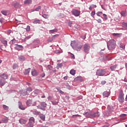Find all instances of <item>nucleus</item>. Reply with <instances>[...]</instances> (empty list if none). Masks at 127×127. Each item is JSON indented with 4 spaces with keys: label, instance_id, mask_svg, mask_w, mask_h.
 Masks as SVG:
<instances>
[{
    "label": "nucleus",
    "instance_id": "obj_27",
    "mask_svg": "<svg viewBox=\"0 0 127 127\" xmlns=\"http://www.w3.org/2000/svg\"><path fill=\"white\" fill-rule=\"evenodd\" d=\"M1 13H2V14H3V15H7V11H6V10H2L1 11Z\"/></svg>",
    "mask_w": 127,
    "mask_h": 127
},
{
    "label": "nucleus",
    "instance_id": "obj_50",
    "mask_svg": "<svg viewBox=\"0 0 127 127\" xmlns=\"http://www.w3.org/2000/svg\"><path fill=\"white\" fill-rule=\"evenodd\" d=\"M30 38H31V37L30 36H28L27 37H26L25 38V40H28V39H30Z\"/></svg>",
    "mask_w": 127,
    "mask_h": 127
},
{
    "label": "nucleus",
    "instance_id": "obj_23",
    "mask_svg": "<svg viewBox=\"0 0 127 127\" xmlns=\"http://www.w3.org/2000/svg\"><path fill=\"white\" fill-rule=\"evenodd\" d=\"M2 122H3V123H4L5 124L7 123V122H8V118H3L2 119Z\"/></svg>",
    "mask_w": 127,
    "mask_h": 127
},
{
    "label": "nucleus",
    "instance_id": "obj_2",
    "mask_svg": "<svg viewBox=\"0 0 127 127\" xmlns=\"http://www.w3.org/2000/svg\"><path fill=\"white\" fill-rule=\"evenodd\" d=\"M90 44H85L83 46V51L85 53H89V51H90Z\"/></svg>",
    "mask_w": 127,
    "mask_h": 127
},
{
    "label": "nucleus",
    "instance_id": "obj_16",
    "mask_svg": "<svg viewBox=\"0 0 127 127\" xmlns=\"http://www.w3.org/2000/svg\"><path fill=\"white\" fill-rule=\"evenodd\" d=\"M26 104L28 107H30V106L32 105V101L31 100H27Z\"/></svg>",
    "mask_w": 127,
    "mask_h": 127
},
{
    "label": "nucleus",
    "instance_id": "obj_4",
    "mask_svg": "<svg viewBox=\"0 0 127 127\" xmlns=\"http://www.w3.org/2000/svg\"><path fill=\"white\" fill-rule=\"evenodd\" d=\"M106 74V71L103 69H98L96 71V75L97 76H104Z\"/></svg>",
    "mask_w": 127,
    "mask_h": 127
},
{
    "label": "nucleus",
    "instance_id": "obj_35",
    "mask_svg": "<svg viewBox=\"0 0 127 127\" xmlns=\"http://www.w3.org/2000/svg\"><path fill=\"white\" fill-rule=\"evenodd\" d=\"M26 91L29 92V93H30V92H32V89H31V88L30 87H28L26 89Z\"/></svg>",
    "mask_w": 127,
    "mask_h": 127
},
{
    "label": "nucleus",
    "instance_id": "obj_20",
    "mask_svg": "<svg viewBox=\"0 0 127 127\" xmlns=\"http://www.w3.org/2000/svg\"><path fill=\"white\" fill-rule=\"evenodd\" d=\"M6 83V81H5L4 80H2L0 79V86H4V85Z\"/></svg>",
    "mask_w": 127,
    "mask_h": 127
},
{
    "label": "nucleus",
    "instance_id": "obj_8",
    "mask_svg": "<svg viewBox=\"0 0 127 127\" xmlns=\"http://www.w3.org/2000/svg\"><path fill=\"white\" fill-rule=\"evenodd\" d=\"M96 117H100V113L96 112L95 113H93L90 114V118H96Z\"/></svg>",
    "mask_w": 127,
    "mask_h": 127
},
{
    "label": "nucleus",
    "instance_id": "obj_64",
    "mask_svg": "<svg viewBox=\"0 0 127 127\" xmlns=\"http://www.w3.org/2000/svg\"><path fill=\"white\" fill-rule=\"evenodd\" d=\"M35 113H36V115H39V112H38V111H35Z\"/></svg>",
    "mask_w": 127,
    "mask_h": 127
},
{
    "label": "nucleus",
    "instance_id": "obj_51",
    "mask_svg": "<svg viewBox=\"0 0 127 127\" xmlns=\"http://www.w3.org/2000/svg\"><path fill=\"white\" fill-rule=\"evenodd\" d=\"M3 20H4V18H0V22H1V23H2Z\"/></svg>",
    "mask_w": 127,
    "mask_h": 127
},
{
    "label": "nucleus",
    "instance_id": "obj_49",
    "mask_svg": "<svg viewBox=\"0 0 127 127\" xmlns=\"http://www.w3.org/2000/svg\"><path fill=\"white\" fill-rule=\"evenodd\" d=\"M48 69H49V70H52V66H51V65H48Z\"/></svg>",
    "mask_w": 127,
    "mask_h": 127
},
{
    "label": "nucleus",
    "instance_id": "obj_63",
    "mask_svg": "<svg viewBox=\"0 0 127 127\" xmlns=\"http://www.w3.org/2000/svg\"><path fill=\"white\" fill-rule=\"evenodd\" d=\"M37 108H38V109H40V110H41V109H42V108H41V106H37Z\"/></svg>",
    "mask_w": 127,
    "mask_h": 127
},
{
    "label": "nucleus",
    "instance_id": "obj_13",
    "mask_svg": "<svg viewBox=\"0 0 127 127\" xmlns=\"http://www.w3.org/2000/svg\"><path fill=\"white\" fill-rule=\"evenodd\" d=\"M117 67H118V65L115 64V65L111 66L110 67V69H111V71H115V70H116V69H117Z\"/></svg>",
    "mask_w": 127,
    "mask_h": 127
},
{
    "label": "nucleus",
    "instance_id": "obj_56",
    "mask_svg": "<svg viewBox=\"0 0 127 127\" xmlns=\"http://www.w3.org/2000/svg\"><path fill=\"white\" fill-rule=\"evenodd\" d=\"M18 48H20V49H22V48H23V47H22V46H20V45H18Z\"/></svg>",
    "mask_w": 127,
    "mask_h": 127
},
{
    "label": "nucleus",
    "instance_id": "obj_1",
    "mask_svg": "<svg viewBox=\"0 0 127 127\" xmlns=\"http://www.w3.org/2000/svg\"><path fill=\"white\" fill-rule=\"evenodd\" d=\"M107 44V47L109 50H113V49L116 48V46H117L116 41L113 39L110 40Z\"/></svg>",
    "mask_w": 127,
    "mask_h": 127
},
{
    "label": "nucleus",
    "instance_id": "obj_3",
    "mask_svg": "<svg viewBox=\"0 0 127 127\" xmlns=\"http://www.w3.org/2000/svg\"><path fill=\"white\" fill-rule=\"evenodd\" d=\"M124 94L123 92H120L118 97V101L120 103H124L125 102V98H124Z\"/></svg>",
    "mask_w": 127,
    "mask_h": 127
},
{
    "label": "nucleus",
    "instance_id": "obj_37",
    "mask_svg": "<svg viewBox=\"0 0 127 127\" xmlns=\"http://www.w3.org/2000/svg\"><path fill=\"white\" fill-rule=\"evenodd\" d=\"M42 16L43 17H44V18H46V19L48 18L49 17L48 14H43Z\"/></svg>",
    "mask_w": 127,
    "mask_h": 127
},
{
    "label": "nucleus",
    "instance_id": "obj_10",
    "mask_svg": "<svg viewBox=\"0 0 127 127\" xmlns=\"http://www.w3.org/2000/svg\"><path fill=\"white\" fill-rule=\"evenodd\" d=\"M31 74L32 76H38V72L35 69H32Z\"/></svg>",
    "mask_w": 127,
    "mask_h": 127
},
{
    "label": "nucleus",
    "instance_id": "obj_48",
    "mask_svg": "<svg viewBox=\"0 0 127 127\" xmlns=\"http://www.w3.org/2000/svg\"><path fill=\"white\" fill-rule=\"evenodd\" d=\"M97 21L98 23H102V20L101 19H97Z\"/></svg>",
    "mask_w": 127,
    "mask_h": 127
},
{
    "label": "nucleus",
    "instance_id": "obj_29",
    "mask_svg": "<svg viewBox=\"0 0 127 127\" xmlns=\"http://www.w3.org/2000/svg\"><path fill=\"white\" fill-rule=\"evenodd\" d=\"M40 119L43 121H45V115H42L40 116Z\"/></svg>",
    "mask_w": 127,
    "mask_h": 127
},
{
    "label": "nucleus",
    "instance_id": "obj_7",
    "mask_svg": "<svg viewBox=\"0 0 127 127\" xmlns=\"http://www.w3.org/2000/svg\"><path fill=\"white\" fill-rule=\"evenodd\" d=\"M0 41L2 43V44L6 47L7 46V41L3 39L2 38L0 37Z\"/></svg>",
    "mask_w": 127,
    "mask_h": 127
},
{
    "label": "nucleus",
    "instance_id": "obj_21",
    "mask_svg": "<svg viewBox=\"0 0 127 127\" xmlns=\"http://www.w3.org/2000/svg\"><path fill=\"white\" fill-rule=\"evenodd\" d=\"M121 14L122 15V16H127V12L125 11H123L121 12Z\"/></svg>",
    "mask_w": 127,
    "mask_h": 127
},
{
    "label": "nucleus",
    "instance_id": "obj_36",
    "mask_svg": "<svg viewBox=\"0 0 127 127\" xmlns=\"http://www.w3.org/2000/svg\"><path fill=\"white\" fill-rule=\"evenodd\" d=\"M57 31H58L57 29H54V30H51L50 31V32H51V33H54V32H57Z\"/></svg>",
    "mask_w": 127,
    "mask_h": 127
},
{
    "label": "nucleus",
    "instance_id": "obj_46",
    "mask_svg": "<svg viewBox=\"0 0 127 127\" xmlns=\"http://www.w3.org/2000/svg\"><path fill=\"white\" fill-rule=\"evenodd\" d=\"M103 17L105 20H107L108 19V17H107V15L106 14H103Z\"/></svg>",
    "mask_w": 127,
    "mask_h": 127
},
{
    "label": "nucleus",
    "instance_id": "obj_54",
    "mask_svg": "<svg viewBox=\"0 0 127 127\" xmlns=\"http://www.w3.org/2000/svg\"><path fill=\"white\" fill-rule=\"evenodd\" d=\"M106 83H107L106 81H103L101 82V84L102 85H105V84H106Z\"/></svg>",
    "mask_w": 127,
    "mask_h": 127
},
{
    "label": "nucleus",
    "instance_id": "obj_24",
    "mask_svg": "<svg viewBox=\"0 0 127 127\" xmlns=\"http://www.w3.org/2000/svg\"><path fill=\"white\" fill-rule=\"evenodd\" d=\"M19 60H20V61H24V60H25V58L23 56H20L19 57Z\"/></svg>",
    "mask_w": 127,
    "mask_h": 127
},
{
    "label": "nucleus",
    "instance_id": "obj_17",
    "mask_svg": "<svg viewBox=\"0 0 127 127\" xmlns=\"http://www.w3.org/2000/svg\"><path fill=\"white\" fill-rule=\"evenodd\" d=\"M19 122L21 125H25L26 124V120L24 119H20Z\"/></svg>",
    "mask_w": 127,
    "mask_h": 127
},
{
    "label": "nucleus",
    "instance_id": "obj_5",
    "mask_svg": "<svg viewBox=\"0 0 127 127\" xmlns=\"http://www.w3.org/2000/svg\"><path fill=\"white\" fill-rule=\"evenodd\" d=\"M80 11L73 9L71 11L72 14L74 16H79L80 15Z\"/></svg>",
    "mask_w": 127,
    "mask_h": 127
},
{
    "label": "nucleus",
    "instance_id": "obj_6",
    "mask_svg": "<svg viewBox=\"0 0 127 127\" xmlns=\"http://www.w3.org/2000/svg\"><path fill=\"white\" fill-rule=\"evenodd\" d=\"M13 6L15 7V8H20L21 7V4L19 2H14L13 3Z\"/></svg>",
    "mask_w": 127,
    "mask_h": 127
},
{
    "label": "nucleus",
    "instance_id": "obj_60",
    "mask_svg": "<svg viewBox=\"0 0 127 127\" xmlns=\"http://www.w3.org/2000/svg\"><path fill=\"white\" fill-rule=\"evenodd\" d=\"M13 69H15L16 68V64H14L13 66Z\"/></svg>",
    "mask_w": 127,
    "mask_h": 127
},
{
    "label": "nucleus",
    "instance_id": "obj_44",
    "mask_svg": "<svg viewBox=\"0 0 127 127\" xmlns=\"http://www.w3.org/2000/svg\"><path fill=\"white\" fill-rule=\"evenodd\" d=\"M73 24V22L72 21H69L68 22V25L71 27V25Z\"/></svg>",
    "mask_w": 127,
    "mask_h": 127
},
{
    "label": "nucleus",
    "instance_id": "obj_14",
    "mask_svg": "<svg viewBox=\"0 0 127 127\" xmlns=\"http://www.w3.org/2000/svg\"><path fill=\"white\" fill-rule=\"evenodd\" d=\"M24 3V4H30L32 3V0H25Z\"/></svg>",
    "mask_w": 127,
    "mask_h": 127
},
{
    "label": "nucleus",
    "instance_id": "obj_38",
    "mask_svg": "<svg viewBox=\"0 0 127 127\" xmlns=\"http://www.w3.org/2000/svg\"><path fill=\"white\" fill-rule=\"evenodd\" d=\"M120 47L121 50H124V49H125V45H121Z\"/></svg>",
    "mask_w": 127,
    "mask_h": 127
},
{
    "label": "nucleus",
    "instance_id": "obj_59",
    "mask_svg": "<svg viewBox=\"0 0 127 127\" xmlns=\"http://www.w3.org/2000/svg\"><path fill=\"white\" fill-rule=\"evenodd\" d=\"M55 53H56V54L60 53V52L59 51H55Z\"/></svg>",
    "mask_w": 127,
    "mask_h": 127
},
{
    "label": "nucleus",
    "instance_id": "obj_19",
    "mask_svg": "<svg viewBox=\"0 0 127 127\" xmlns=\"http://www.w3.org/2000/svg\"><path fill=\"white\" fill-rule=\"evenodd\" d=\"M96 7H97V5L95 4H92L89 7V9L90 10H93V8H96Z\"/></svg>",
    "mask_w": 127,
    "mask_h": 127
},
{
    "label": "nucleus",
    "instance_id": "obj_31",
    "mask_svg": "<svg viewBox=\"0 0 127 127\" xmlns=\"http://www.w3.org/2000/svg\"><path fill=\"white\" fill-rule=\"evenodd\" d=\"M63 66V64L61 63L58 64V65L57 66V69H59L60 67H62Z\"/></svg>",
    "mask_w": 127,
    "mask_h": 127
},
{
    "label": "nucleus",
    "instance_id": "obj_32",
    "mask_svg": "<svg viewBox=\"0 0 127 127\" xmlns=\"http://www.w3.org/2000/svg\"><path fill=\"white\" fill-rule=\"evenodd\" d=\"M35 11H39L41 9V6H38L37 8H35Z\"/></svg>",
    "mask_w": 127,
    "mask_h": 127
},
{
    "label": "nucleus",
    "instance_id": "obj_57",
    "mask_svg": "<svg viewBox=\"0 0 127 127\" xmlns=\"http://www.w3.org/2000/svg\"><path fill=\"white\" fill-rule=\"evenodd\" d=\"M41 77H42V78H43V77H45V73H44L42 74H41Z\"/></svg>",
    "mask_w": 127,
    "mask_h": 127
},
{
    "label": "nucleus",
    "instance_id": "obj_30",
    "mask_svg": "<svg viewBox=\"0 0 127 127\" xmlns=\"http://www.w3.org/2000/svg\"><path fill=\"white\" fill-rule=\"evenodd\" d=\"M121 34L119 33H113V36H117V37H120Z\"/></svg>",
    "mask_w": 127,
    "mask_h": 127
},
{
    "label": "nucleus",
    "instance_id": "obj_55",
    "mask_svg": "<svg viewBox=\"0 0 127 127\" xmlns=\"http://www.w3.org/2000/svg\"><path fill=\"white\" fill-rule=\"evenodd\" d=\"M7 34H10V33H11V30H8L7 31Z\"/></svg>",
    "mask_w": 127,
    "mask_h": 127
},
{
    "label": "nucleus",
    "instance_id": "obj_45",
    "mask_svg": "<svg viewBox=\"0 0 127 127\" xmlns=\"http://www.w3.org/2000/svg\"><path fill=\"white\" fill-rule=\"evenodd\" d=\"M95 14H96V12L95 11H92L91 13V15L92 16V17H94Z\"/></svg>",
    "mask_w": 127,
    "mask_h": 127
},
{
    "label": "nucleus",
    "instance_id": "obj_11",
    "mask_svg": "<svg viewBox=\"0 0 127 127\" xmlns=\"http://www.w3.org/2000/svg\"><path fill=\"white\" fill-rule=\"evenodd\" d=\"M18 107L20 110H22L23 111L25 110V107H23L22 104L20 102H18Z\"/></svg>",
    "mask_w": 127,
    "mask_h": 127
},
{
    "label": "nucleus",
    "instance_id": "obj_12",
    "mask_svg": "<svg viewBox=\"0 0 127 127\" xmlns=\"http://www.w3.org/2000/svg\"><path fill=\"white\" fill-rule=\"evenodd\" d=\"M0 77L2 78V79H4V80H5L7 79V77H8V75L5 73H3L1 75H0Z\"/></svg>",
    "mask_w": 127,
    "mask_h": 127
},
{
    "label": "nucleus",
    "instance_id": "obj_41",
    "mask_svg": "<svg viewBox=\"0 0 127 127\" xmlns=\"http://www.w3.org/2000/svg\"><path fill=\"white\" fill-rule=\"evenodd\" d=\"M34 93H35V94L36 95H37L39 93V90L38 89H36L34 91Z\"/></svg>",
    "mask_w": 127,
    "mask_h": 127
},
{
    "label": "nucleus",
    "instance_id": "obj_62",
    "mask_svg": "<svg viewBox=\"0 0 127 127\" xmlns=\"http://www.w3.org/2000/svg\"><path fill=\"white\" fill-rule=\"evenodd\" d=\"M64 80H67V79H68V77H67V76H64Z\"/></svg>",
    "mask_w": 127,
    "mask_h": 127
},
{
    "label": "nucleus",
    "instance_id": "obj_58",
    "mask_svg": "<svg viewBox=\"0 0 127 127\" xmlns=\"http://www.w3.org/2000/svg\"><path fill=\"white\" fill-rule=\"evenodd\" d=\"M81 38H82V39H86V36H81Z\"/></svg>",
    "mask_w": 127,
    "mask_h": 127
},
{
    "label": "nucleus",
    "instance_id": "obj_15",
    "mask_svg": "<svg viewBox=\"0 0 127 127\" xmlns=\"http://www.w3.org/2000/svg\"><path fill=\"white\" fill-rule=\"evenodd\" d=\"M103 96L108 98L110 96V93L108 91H104L103 93Z\"/></svg>",
    "mask_w": 127,
    "mask_h": 127
},
{
    "label": "nucleus",
    "instance_id": "obj_18",
    "mask_svg": "<svg viewBox=\"0 0 127 127\" xmlns=\"http://www.w3.org/2000/svg\"><path fill=\"white\" fill-rule=\"evenodd\" d=\"M74 80L75 81H80V82H83V79H82V77L81 76H77L76 77Z\"/></svg>",
    "mask_w": 127,
    "mask_h": 127
},
{
    "label": "nucleus",
    "instance_id": "obj_28",
    "mask_svg": "<svg viewBox=\"0 0 127 127\" xmlns=\"http://www.w3.org/2000/svg\"><path fill=\"white\" fill-rule=\"evenodd\" d=\"M41 106L44 108H45L46 107V106H47V104L45 102H41Z\"/></svg>",
    "mask_w": 127,
    "mask_h": 127
},
{
    "label": "nucleus",
    "instance_id": "obj_25",
    "mask_svg": "<svg viewBox=\"0 0 127 127\" xmlns=\"http://www.w3.org/2000/svg\"><path fill=\"white\" fill-rule=\"evenodd\" d=\"M70 74H71V75H75V74H76V71L74 69H71L70 71Z\"/></svg>",
    "mask_w": 127,
    "mask_h": 127
},
{
    "label": "nucleus",
    "instance_id": "obj_9",
    "mask_svg": "<svg viewBox=\"0 0 127 127\" xmlns=\"http://www.w3.org/2000/svg\"><path fill=\"white\" fill-rule=\"evenodd\" d=\"M83 45L82 44H78L75 46V50L77 51H80L82 49Z\"/></svg>",
    "mask_w": 127,
    "mask_h": 127
},
{
    "label": "nucleus",
    "instance_id": "obj_22",
    "mask_svg": "<svg viewBox=\"0 0 127 127\" xmlns=\"http://www.w3.org/2000/svg\"><path fill=\"white\" fill-rule=\"evenodd\" d=\"M30 70H31L30 68H29L26 69L25 71V72H24V74L27 75V74H28V73H29V72H30Z\"/></svg>",
    "mask_w": 127,
    "mask_h": 127
},
{
    "label": "nucleus",
    "instance_id": "obj_42",
    "mask_svg": "<svg viewBox=\"0 0 127 127\" xmlns=\"http://www.w3.org/2000/svg\"><path fill=\"white\" fill-rule=\"evenodd\" d=\"M70 57L71 59H75V55L72 53H70Z\"/></svg>",
    "mask_w": 127,
    "mask_h": 127
},
{
    "label": "nucleus",
    "instance_id": "obj_43",
    "mask_svg": "<svg viewBox=\"0 0 127 127\" xmlns=\"http://www.w3.org/2000/svg\"><path fill=\"white\" fill-rule=\"evenodd\" d=\"M39 22H40V20L38 19V20H35L34 21L33 23L37 24V23H39Z\"/></svg>",
    "mask_w": 127,
    "mask_h": 127
},
{
    "label": "nucleus",
    "instance_id": "obj_47",
    "mask_svg": "<svg viewBox=\"0 0 127 127\" xmlns=\"http://www.w3.org/2000/svg\"><path fill=\"white\" fill-rule=\"evenodd\" d=\"M77 117H81V116H80L79 115H74L72 116V118H77Z\"/></svg>",
    "mask_w": 127,
    "mask_h": 127
},
{
    "label": "nucleus",
    "instance_id": "obj_33",
    "mask_svg": "<svg viewBox=\"0 0 127 127\" xmlns=\"http://www.w3.org/2000/svg\"><path fill=\"white\" fill-rule=\"evenodd\" d=\"M3 109H4V110H5V111H7V110H8V106H6V105H3Z\"/></svg>",
    "mask_w": 127,
    "mask_h": 127
},
{
    "label": "nucleus",
    "instance_id": "obj_52",
    "mask_svg": "<svg viewBox=\"0 0 127 127\" xmlns=\"http://www.w3.org/2000/svg\"><path fill=\"white\" fill-rule=\"evenodd\" d=\"M53 39H54L53 37H52L51 39H48V41H49L50 42H51L52 41H53Z\"/></svg>",
    "mask_w": 127,
    "mask_h": 127
},
{
    "label": "nucleus",
    "instance_id": "obj_40",
    "mask_svg": "<svg viewBox=\"0 0 127 127\" xmlns=\"http://www.w3.org/2000/svg\"><path fill=\"white\" fill-rule=\"evenodd\" d=\"M56 89H57V90H58V91H59L60 94H64V92L62 91V90L60 89V88H57Z\"/></svg>",
    "mask_w": 127,
    "mask_h": 127
},
{
    "label": "nucleus",
    "instance_id": "obj_39",
    "mask_svg": "<svg viewBox=\"0 0 127 127\" xmlns=\"http://www.w3.org/2000/svg\"><path fill=\"white\" fill-rule=\"evenodd\" d=\"M26 30V31H30V26L29 25L27 26Z\"/></svg>",
    "mask_w": 127,
    "mask_h": 127
},
{
    "label": "nucleus",
    "instance_id": "obj_34",
    "mask_svg": "<svg viewBox=\"0 0 127 127\" xmlns=\"http://www.w3.org/2000/svg\"><path fill=\"white\" fill-rule=\"evenodd\" d=\"M103 14V12H98L96 13L97 16H101Z\"/></svg>",
    "mask_w": 127,
    "mask_h": 127
},
{
    "label": "nucleus",
    "instance_id": "obj_26",
    "mask_svg": "<svg viewBox=\"0 0 127 127\" xmlns=\"http://www.w3.org/2000/svg\"><path fill=\"white\" fill-rule=\"evenodd\" d=\"M29 122L31 124H33V123H34V118L33 117H31L29 119Z\"/></svg>",
    "mask_w": 127,
    "mask_h": 127
},
{
    "label": "nucleus",
    "instance_id": "obj_61",
    "mask_svg": "<svg viewBox=\"0 0 127 127\" xmlns=\"http://www.w3.org/2000/svg\"><path fill=\"white\" fill-rule=\"evenodd\" d=\"M126 114H122V115H121V117H126Z\"/></svg>",
    "mask_w": 127,
    "mask_h": 127
},
{
    "label": "nucleus",
    "instance_id": "obj_53",
    "mask_svg": "<svg viewBox=\"0 0 127 127\" xmlns=\"http://www.w3.org/2000/svg\"><path fill=\"white\" fill-rule=\"evenodd\" d=\"M59 36V34H56L53 36V39L55 38L56 37H58Z\"/></svg>",
    "mask_w": 127,
    "mask_h": 127
}]
</instances>
